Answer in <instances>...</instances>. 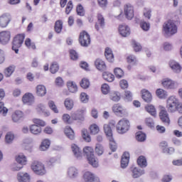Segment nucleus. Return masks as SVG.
<instances>
[{
  "label": "nucleus",
  "mask_w": 182,
  "mask_h": 182,
  "mask_svg": "<svg viewBox=\"0 0 182 182\" xmlns=\"http://www.w3.org/2000/svg\"><path fill=\"white\" fill-rule=\"evenodd\" d=\"M116 127V121L111 120L109 124H105L104 125V132L109 140V148L112 151L114 152L117 149V145L113 139V132L112 130Z\"/></svg>",
  "instance_id": "obj_1"
},
{
  "label": "nucleus",
  "mask_w": 182,
  "mask_h": 182,
  "mask_svg": "<svg viewBox=\"0 0 182 182\" xmlns=\"http://www.w3.org/2000/svg\"><path fill=\"white\" fill-rule=\"evenodd\" d=\"M177 24L173 20H168L163 25V32L166 38H170V36L176 35L177 33Z\"/></svg>",
  "instance_id": "obj_2"
},
{
  "label": "nucleus",
  "mask_w": 182,
  "mask_h": 182,
  "mask_svg": "<svg viewBox=\"0 0 182 182\" xmlns=\"http://www.w3.org/2000/svg\"><path fill=\"white\" fill-rule=\"evenodd\" d=\"M84 154L87 156V161L92 167H97L99 166V161L95 157L93 148L90 146H86L83 149Z\"/></svg>",
  "instance_id": "obj_3"
},
{
  "label": "nucleus",
  "mask_w": 182,
  "mask_h": 182,
  "mask_svg": "<svg viewBox=\"0 0 182 182\" xmlns=\"http://www.w3.org/2000/svg\"><path fill=\"white\" fill-rule=\"evenodd\" d=\"M116 129L119 134H124L130 130V122L127 119L123 118L118 122Z\"/></svg>",
  "instance_id": "obj_4"
},
{
  "label": "nucleus",
  "mask_w": 182,
  "mask_h": 182,
  "mask_svg": "<svg viewBox=\"0 0 182 182\" xmlns=\"http://www.w3.org/2000/svg\"><path fill=\"white\" fill-rule=\"evenodd\" d=\"M180 102L176 96H170L166 101V108L168 112L171 113H174V112H177V107H178V105Z\"/></svg>",
  "instance_id": "obj_5"
},
{
  "label": "nucleus",
  "mask_w": 182,
  "mask_h": 182,
  "mask_svg": "<svg viewBox=\"0 0 182 182\" xmlns=\"http://www.w3.org/2000/svg\"><path fill=\"white\" fill-rule=\"evenodd\" d=\"M25 39V34H18L14 38L12 43V50H14L15 53L19 52V48L22 46L23 41Z\"/></svg>",
  "instance_id": "obj_6"
},
{
  "label": "nucleus",
  "mask_w": 182,
  "mask_h": 182,
  "mask_svg": "<svg viewBox=\"0 0 182 182\" xmlns=\"http://www.w3.org/2000/svg\"><path fill=\"white\" fill-rule=\"evenodd\" d=\"M124 14L127 19L132 21L134 18V6L130 3L124 5Z\"/></svg>",
  "instance_id": "obj_7"
},
{
  "label": "nucleus",
  "mask_w": 182,
  "mask_h": 182,
  "mask_svg": "<svg viewBox=\"0 0 182 182\" xmlns=\"http://www.w3.org/2000/svg\"><path fill=\"white\" fill-rule=\"evenodd\" d=\"M31 169L36 174H38V176H43V174H46V171L45 170V166L38 161H34L31 165Z\"/></svg>",
  "instance_id": "obj_8"
},
{
  "label": "nucleus",
  "mask_w": 182,
  "mask_h": 182,
  "mask_svg": "<svg viewBox=\"0 0 182 182\" xmlns=\"http://www.w3.org/2000/svg\"><path fill=\"white\" fill-rule=\"evenodd\" d=\"M79 42L81 46H84L85 48H87L89 45H90V35L86 32V31H83L80 33L79 36Z\"/></svg>",
  "instance_id": "obj_9"
},
{
  "label": "nucleus",
  "mask_w": 182,
  "mask_h": 182,
  "mask_svg": "<svg viewBox=\"0 0 182 182\" xmlns=\"http://www.w3.org/2000/svg\"><path fill=\"white\" fill-rule=\"evenodd\" d=\"M160 112H159V118L162 123H164L166 126L170 124V118L168 117V113L166 108L163 106H159Z\"/></svg>",
  "instance_id": "obj_10"
},
{
  "label": "nucleus",
  "mask_w": 182,
  "mask_h": 182,
  "mask_svg": "<svg viewBox=\"0 0 182 182\" xmlns=\"http://www.w3.org/2000/svg\"><path fill=\"white\" fill-rule=\"evenodd\" d=\"M12 21V17L11 16V14L5 13L0 16V27L1 28H6L8 25H9V22Z\"/></svg>",
  "instance_id": "obj_11"
},
{
  "label": "nucleus",
  "mask_w": 182,
  "mask_h": 182,
  "mask_svg": "<svg viewBox=\"0 0 182 182\" xmlns=\"http://www.w3.org/2000/svg\"><path fill=\"white\" fill-rule=\"evenodd\" d=\"M112 110L118 116H126L127 114V111L120 104L114 105Z\"/></svg>",
  "instance_id": "obj_12"
},
{
  "label": "nucleus",
  "mask_w": 182,
  "mask_h": 182,
  "mask_svg": "<svg viewBox=\"0 0 182 182\" xmlns=\"http://www.w3.org/2000/svg\"><path fill=\"white\" fill-rule=\"evenodd\" d=\"M162 86L165 89H176L178 85L176 81H173L168 78H165L162 80Z\"/></svg>",
  "instance_id": "obj_13"
},
{
  "label": "nucleus",
  "mask_w": 182,
  "mask_h": 182,
  "mask_svg": "<svg viewBox=\"0 0 182 182\" xmlns=\"http://www.w3.org/2000/svg\"><path fill=\"white\" fill-rule=\"evenodd\" d=\"M67 177L70 180H75L79 177V170L76 167L71 166L67 171Z\"/></svg>",
  "instance_id": "obj_14"
},
{
  "label": "nucleus",
  "mask_w": 182,
  "mask_h": 182,
  "mask_svg": "<svg viewBox=\"0 0 182 182\" xmlns=\"http://www.w3.org/2000/svg\"><path fill=\"white\" fill-rule=\"evenodd\" d=\"M85 113H86V108H82L73 113L71 117L73 120H83L85 119Z\"/></svg>",
  "instance_id": "obj_15"
},
{
  "label": "nucleus",
  "mask_w": 182,
  "mask_h": 182,
  "mask_svg": "<svg viewBox=\"0 0 182 182\" xmlns=\"http://www.w3.org/2000/svg\"><path fill=\"white\" fill-rule=\"evenodd\" d=\"M11 39V32L1 31L0 33V43L1 45H6Z\"/></svg>",
  "instance_id": "obj_16"
},
{
  "label": "nucleus",
  "mask_w": 182,
  "mask_h": 182,
  "mask_svg": "<svg viewBox=\"0 0 182 182\" xmlns=\"http://www.w3.org/2000/svg\"><path fill=\"white\" fill-rule=\"evenodd\" d=\"M103 28H105V26L106 25V23L105 22V17H103V15L102 14L99 13L97 14V21L95 23V28L96 31H100V27Z\"/></svg>",
  "instance_id": "obj_17"
},
{
  "label": "nucleus",
  "mask_w": 182,
  "mask_h": 182,
  "mask_svg": "<svg viewBox=\"0 0 182 182\" xmlns=\"http://www.w3.org/2000/svg\"><path fill=\"white\" fill-rule=\"evenodd\" d=\"M130 171L133 178H139V177H141L144 174V170L139 169L137 167H131Z\"/></svg>",
  "instance_id": "obj_18"
},
{
  "label": "nucleus",
  "mask_w": 182,
  "mask_h": 182,
  "mask_svg": "<svg viewBox=\"0 0 182 182\" xmlns=\"http://www.w3.org/2000/svg\"><path fill=\"white\" fill-rule=\"evenodd\" d=\"M17 180L18 182H29L31 181V176L26 172H18L17 173Z\"/></svg>",
  "instance_id": "obj_19"
},
{
  "label": "nucleus",
  "mask_w": 182,
  "mask_h": 182,
  "mask_svg": "<svg viewBox=\"0 0 182 182\" xmlns=\"http://www.w3.org/2000/svg\"><path fill=\"white\" fill-rule=\"evenodd\" d=\"M71 150L73 153L74 156L78 160H80L82 159V149L77 146V145L73 144L71 145Z\"/></svg>",
  "instance_id": "obj_20"
},
{
  "label": "nucleus",
  "mask_w": 182,
  "mask_h": 182,
  "mask_svg": "<svg viewBox=\"0 0 182 182\" xmlns=\"http://www.w3.org/2000/svg\"><path fill=\"white\" fill-rule=\"evenodd\" d=\"M119 32L122 36L126 38L130 35V28L126 25H119Z\"/></svg>",
  "instance_id": "obj_21"
},
{
  "label": "nucleus",
  "mask_w": 182,
  "mask_h": 182,
  "mask_svg": "<svg viewBox=\"0 0 182 182\" xmlns=\"http://www.w3.org/2000/svg\"><path fill=\"white\" fill-rule=\"evenodd\" d=\"M130 159V154L129 152H124L121 159L122 168H126L129 166V160Z\"/></svg>",
  "instance_id": "obj_22"
},
{
  "label": "nucleus",
  "mask_w": 182,
  "mask_h": 182,
  "mask_svg": "<svg viewBox=\"0 0 182 182\" xmlns=\"http://www.w3.org/2000/svg\"><path fill=\"white\" fill-rule=\"evenodd\" d=\"M169 66L175 73H180L181 72V65L175 60H171L169 62Z\"/></svg>",
  "instance_id": "obj_23"
},
{
  "label": "nucleus",
  "mask_w": 182,
  "mask_h": 182,
  "mask_svg": "<svg viewBox=\"0 0 182 182\" xmlns=\"http://www.w3.org/2000/svg\"><path fill=\"white\" fill-rule=\"evenodd\" d=\"M36 95L40 97H43L46 95V87L45 85H39L36 87Z\"/></svg>",
  "instance_id": "obj_24"
},
{
  "label": "nucleus",
  "mask_w": 182,
  "mask_h": 182,
  "mask_svg": "<svg viewBox=\"0 0 182 182\" xmlns=\"http://www.w3.org/2000/svg\"><path fill=\"white\" fill-rule=\"evenodd\" d=\"M141 93L143 100H144V102H146V103H150V102H151L153 99L151 97V93L146 90H143L141 91Z\"/></svg>",
  "instance_id": "obj_25"
},
{
  "label": "nucleus",
  "mask_w": 182,
  "mask_h": 182,
  "mask_svg": "<svg viewBox=\"0 0 182 182\" xmlns=\"http://www.w3.org/2000/svg\"><path fill=\"white\" fill-rule=\"evenodd\" d=\"M105 56L107 59V60H108V62H113L114 60V55H113V53L112 51V49L107 48L105 49Z\"/></svg>",
  "instance_id": "obj_26"
},
{
  "label": "nucleus",
  "mask_w": 182,
  "mask_h": 182,
  "mask_svg": "<svg viewBox=\"0 0 182 182\" xmlns=\"http://www.w3.org/2000/svg\"><path fill=\"white\" fill-rule=\"evenodd\" d=\"M64 133L70 140H73L75 139V132H73V129L70 127H65Z\"/></svg>",
  "instance_id": "obj_27"
},
{
  "label": "nucleus",
  "mask_w": 182,
  "mask_h": 182,
  "mask_svg": "<svg viewBox=\"0 0 182 182\" xmlns=\"http://www.w3.org/2000/svg\"><path fill=\"white\" fill-rule=\"evenodd\" d=\"M30 132L32 134H41L42 133V128L36 124H33L30 127Z\"/></svg>",
  "instance_id": "obj_28"
},
{
  "label": "nucleus",
  "mask_w": 182,
  "mask_h": 182,
  "mask_svg": "<svg viewBox=\"0 0 182 182\" xmlns=\"http://www.w3.org/2000/svg\"><path fill=\"white\" fill-rule=\"evenodd\" d=\"M95 65L97 68V69H98V70H105L106 69V64L105 63V61H103L101 59H97L95 60Z\"/></svg>",
  "instance_id": "obj_29"
},
{
  "label": "nucleus",
  "mask_w": 182,
  "mask_h": 182,
  "mask_svg": "<svg viewBox=\"0 0 182 182\" xmlns=\"http://www.w3.org/2000/svg\"><path fill=\"white\" fill-rule=\"evenodd\" d=\"M23 117V113L21 111L17 110L12 114L13 122L16 123V122H19L21 119Z\"/></svg>",
  "instance_id": "obj_30"
},
{
  "label": "nucleus",
  "mask_w": 182,
  "mask_h": 182,
  "mask_svg": "<svg viewBox=\"0 0 182 182\" xmlns=\"http://www.w3.org/2000/svg\"><path fill=\"white\" fill-rule=\"evenodd\" d=\"M67 86L69 92H70L71 93H76V92H77V85H76V83H75L74 82H68Z\"/></svg>",
  "instance_id": "obj_31"
},
{
  "label": "nucleus",
  "mask_w": 182,
  "mask_h": 182,
  "mask_svg": "<svg viewBox=\"0 0 182 182\" xmlns=\"http://www.w3.org/2000/svg\"><path fill=\"white\" fill-rule=\"evenodd\" d=\"M38 113H43L45 116H50V112L46 111V107L43 104H39L37 107Z\"/></svg>",
  "instance_id": "obj_32"
},
{
  "label": "nucleus",
  "mask_w": 182,
  "mask_h": 182,
  "mask_svg": "<svg viewBox=\"0 0 182 182\" xmlns=\"http://www.w3.org/2000/svg\"><path fill=\"white\" fill-rule=\"evenodd\" d=\"M50 146V141L49 139H44L40 146V150L41 151H46Z\"/></svg>",
  "instance_id": "obj_33"
},
{
  "label": "nucleus",
  "mask_w": 182,
  "mask_h": 182,
  "mask_svg": "<svg viewBox=\"0 0 182 182\" xmlns=\"http://www.w3.org/2000/svg\"><path fill=\"white\" fill-rule=\"evenodd\" d=\"M22 100L23 103H32V102H33V95L31 93H26L23 96Z\"/></svg>",
  "instance_id": "obj_34"
},
{
  "label": "nucleus",
  "mask_w": 182,
  "mask_h": 182,
  "mask_svg": "<svg viewBox=\"0 0 182 182\" xmlns=\"http://www.w3.org/2000/svg\"><path fill=\"white\" fill-rule=\"evenodd\" d=\"M16 161L19 164L25 166V164H26V156H25V155H23V154H19L16 157Z\"/></svg>",
  "instance_id": "obj_35"
},
{
  "label": "nucleus",
  "mask_w": 182,
  "mask_h": 182,
  "mask_svg": "<svg viewBox=\"0 0 182 182\" xmlns=\"http://www.w3.org/2000/svg\"><path fill=\"white\" fill-rule=\"evenodd\" d=\"M145 109L150 114L151 116L156 117L157 112L156 111V107L151 105H148L145 107Z\"/></svg>",
  "instance_id": "obj_36"
},
{
  "label": "nucleus",
  "mask_w": 182,
  "mask_h": 182,
  "mask_svg": "<svg viewBox=\"0 0 182 182\" xmlns=\"http://www.w3.org/2000/svg\"><path fill=\"white\" fill-rule=\"evenodd\" d=\"M137 164L139 166V167H141V168H144V167H147V160L143 156H141L138 158Z\"/></svg>",
  "instance_id": "obj_37"
},
{
  "label": "nucleus",
  "mask_w": 182,
  "mask_h": 182,
  "mask_svg": "<svg viewBox=\"0 0 182 182\" xmlns=\"http://www.w3.org/2000/svg\"><path fill=\"white\" fill-rule=\"evenodd\" d=\"M14 139H15V134H14V132H7V134H6L5 141L7 144H11V143L14 141Z\"/></svg>",
  "instance_id": "obj_38"
},
{
  "label": "nucleus",
  "mask_w": 182,
  "mask_h": 182,
  "mask_svg": "<svg viewBox=\"0 0 182 182\" xmlns=\"http://www.w3.org/2000/svg\"><path fill=\"white\" fill-rule=\"evenodd\" d=\"M54 29L56 33H60L62 32V29H63V22L60 20H58L55 23Z\"/></svg>",
  "instance_id": "obj_39"
},
{
  "label": "nucleus",
  "mask_w": 182,
  "mask_h": 182,
  "mask_svg": "<svg viewBox=\"0 0 182 182\" xmlns=\"http://www.w3.org/2000/svg\"><path fill=\"white\" fill-rule=\"evenodd\" d=\"M14 72H15L14 65H10L9 67L5 69L4 75L6 77H10V76H12V73H14Z\"/></svg>",
  "instance_id": "obj_40"
},
{
  "label": "nucleus",
  "mask_w": 182,
  "mask_h": 182,
  "mask_svg": "<svg viewBox=\"0 0 182 182\" xmlns=\"http://www.w3.org/2000/svg\"><path fill=\"white\" fill-rule=\"evenodd\" d=\"M146 134H144L141 131H139L136 134V139L137 141H140V142L146 141Z\"/></svg>",
  "instance_id": "obj_41"
},
{
  "label": "nucleus",
  "mask_w": 182,
  "mask_h": 182,
  "mask_svg": "<svg viewBox=\"0 0 182 182\" xmlns=\"http://www.w3.org/2000/svg\"><path fill=\"white\" fill-rule=\"evenodd\" d=\"M156 96L159 97V99H166L168 95L167 94V91L163 90V89H158L156 90Z\"/></svg>",
  "instance_id": "obj_42"
},
{
  "label": "nucleus",
  "mask_w": 182,
  "mask_h": 182,
  "mask_svg": "<svg viewBox=\"0 0 182 182\" xmlns=\"http://www.w3.org/2000/svg\"><path fill=\"white\" fill-rule=\"evenodd\" d=\"M64 105L67 109V110H72V109H73V100L70 99V98H67L65 100Z\"/></svg>",
  "instance_id": "obj_43"
},
{
  "label": "nucleus",
  "mask_w": 182,
  "mask_h": 182,
  "mask_svg": "<svg viewBox=\"0 0 182 182\" xmlns=\"http://www.w3.org/2000/svg\"><path fill=\"white\" fill-rule=\"evenodd\" d=\"M109 99L113 102H119L120 100V92H112L109 94Z\"/></svg>",
  "instance_id": "obj_44"
},
{
  "label": "nucleus",
  "mask_w": 182,
  "mask_h": 182,
  "mask_svg": "<svg viewBox=\"0 0 182 182\" xmlns=\"http://www.w3.org/2000/svg\"><path fill=\"white\" fill-rule=\"evenodd\" d=\"M94 178H95V174L89 171L85 172L83 176V178L85 182H91Z\"/></svg>",
  "instance_id": "obj_45"
},
{
  "label": "nucleus",
  "mask_w": 182,
  "mask_h": 182,
  "mask_svg": "<svg viewBox=\"0 0 182 182\" xmlns=\"http://www.w3.org/2000/svg\"><path fill=\"white\" fill-rule=\"evenodd\" d=\"M102 77L107 82H113L114 80V75L109 73H103Z\"/></svg>",
  "instance_id": "obj_46"
},
{
  "label": "nucleus",
  "mask_w": 182,
  "mask_h": 182,
  "mask_svg": "<svg viewBox=\"0 0 182 182\" xmlns=\"http://www.w3.org/2000/svg\"><path fill=\"white\" fill-rule=\"evenodd\" d=\"M114 73L117 77V79H121V77H123L124 76V73L123 72L122 68H117L114 70Z\"/></svg>",
  "instance_id": "obj_47"
},
{
  "label": "nucleus",
  "mask_w": 182,
  "mask_h": 182,
  "mask_svg": "<svg viewBox=\"0 0 182 182\" xmlns=\"http://www.w3.org/2000/svg\"><path fill=\"white\" fill-rule=\"evenodd\" d=\"M48 107L52 110L54 113H59V110L58 109V107H56V105H55V102L53 100L48 101Z\"/></svg>",
  "instance_id": "obj_48"
},
{
  "label": "nucleus",
  "mask_w": 182,
  "mask_h": 182,
  "mask_svg": "<svg viewBox=\"0 0 182 182\" xmlns=\"http://www.w3.org/2000/svg\"><path fill=\"white\" fill-rule=\"evenodd\" d=\"M58 70H59V64L56 62H53L50 67V71L51 73L55 74Z\"/></svg>",
  "instance_id": "obj_49"
},
{
  "label": "nucleus",
  "mask_w": 182,
  "mask_h": 182,
  "mask_svg": "<svg viewBox=\"0 0 182 182\" xmlns=\"http://www.w3.org/2000/svg\"><path fill=\"white\" fill-rule=\"evenodd\" d=\"M81 87L82 89H87L89 86H90V82H89V80L87 78H83L80 83Z\"/></svg>",
  "instance_id": "obj_50"
},
{
  "label": "nucleus",
  "mask_w": 182,
  "mask_h": 182,
  "mask_svg": "<svg viewBox=\"0 0 182 182\" xmlns=\"http://www.w3.org/2000/svg\"><path fill=\"white\" fill-rule=\"evenodd\" d=\"M23 168V165L19 163H14L11 165L12 171H19V170H22Z\"/></svg>",
  "instance_id": "obj_51"
},
{
  "label": "nucleus",
  "mask_w": 182,
  "mask_h": 182,
  "mask_svg": "<svg viewBox=\"0 0 182 182\" xmlns=\"http://www.w3.org/2000/svg\"><path fill=\"white\" fill-rule=\"evenodd\" d=\"M76 12L77 14L79 15V16H85V9L83 8V6H82V4H78L77 6Z\"/></svg>",
  "instance_id": "obj_52"
},
{
  "label": "nucleus",
  "mask_w": 182,
  "mask_h": 182,
  "mask_svg": "<svg viewBox=\"0 0 182 182\" xmlns=\"http://www.w3.org/2000/svg\"><path fill=\"white\" fill-rule=\"evenodd\" d=\"M105 149H103V146L100 144H97L95 146V153L97 154V156H102L103 154V151Z\"/></svg>",
  "instance_id": "obj_53"
},
{
  "label": "nucleus",
  "mask_w": 182,
  "mask_h": 182,
  "mask_svg": "<svg viewBox=\"0 0 182 182\" xmlns=\"http://www.w3.org/2000/svg\"><path fill=\"white\" fill-rule=\"evenodd\" d=\"M91 134H97L99 133L100 129L99 127L96 124H93L90 127Z\"/></svg>",
  "instance_id": "obj_54"
},
{
  "label": "nucleus",
  "mask_w": 182,
  "mask_h": 182,
  "mask_svg": "<svg viewBox=\"0 0 182 182\" xmlns=\"http://www.w3.org/2000/svg\"><path fill=\"white\" fill-rule=\"evenodd\" d=\"M140 27L143 31H144L145 32H147V31L150 29V23L144 21H142L140 23Z\"/></svg>",
  "instance_id": "obj_55"
},
{
  "label": "nucleus",
  "mask_w": 182,
  "mask_h": 182,
  "mask_svg": "<svg viewBox=\"0 0 182 182\" xmlns=\"http://www.w3.org/2000/svg\"><path fill=\"white\" fill-rule=\"evenodd\" d=\"M82 138L84 139V140H85V141H87L89 143V141H90V135H89V132H87V129H82Z\"/></svg>",
  "instance_id": "obj_56"
},
{
  "label": "nucleus",
  "mask_w": 182,
  "mask_h": 182,
  "mask_svg": "<svg viewBox=\"0 0 182 182\" xmlns=\"http://www.w3.org/2000/svg\"><path fill=\"white\" fill-rule=\"evenodd\" d=\"M7 113L8 109L5 107L4 102H0V114H2V116H6Z\"/></svg>",
  "instance_id": "obj_57"
},
{
  "label": "nucleus",
  "mask_w": 182,
  "mask_h": 182,
  "mask_svg": "<svg viewBox=\"0 0 182 182\" xmlns=\"http://www.w3.org/2000/svg\"><path fill=\"white\" fill-rule=\"evenodd\" d=\"M70 57L72 60H77V59L79 58V55L75 50H70Z\"/></svg>",
  "instance_id": "obj_58"
},
{
  "label": "nucleus",
  "mask_w": 182,
  "mask_h": 182,
  "mask_svg": "<svg viewBox=\"0 0 182 182\" xmlns=\"http://www.w3.org/2000/svg\"><path fill=\"white\" fill-rule=\"evenodd\" d=\"M137 60L136 59V56L134 55H129L127 57V63L131 65H136Z\"/></svg>",
  "instance_id": "obj_59"
},
{
  "label": "nucleus",
  "mask_w": 182,
  "mask_h": 182,
  "mask_svg": "<svg viewBox=\"0 0 182 182\" xmlns=\"http://www.w3.org/2000/svg\"><path fill=\"white\" fill-rule=\"evenodd\" d=\"M33 124H36V125H37V126H39V127H43L44 126H46V123L44 122V121L43 120H42V119H36V118H35V119H33Z\"/></svg>",
  "instance_id": "obj_60"
},
{
  "label": "nucleus",
  "mask_w": 182,
  "mask_h": 182,
  "mask_svg": "<svg viewBox=\"0 0 182 182\" xmlns=\"http://www.w3.org/2000/svg\"><path fill=\"white\" fill-rule=\"evenodd\" d=\"M72 9H73V3L72 2V1H69L65 8V14L67 15H69Z\"/></svg>",
  "instance_id": "obj_61"
},
{
  "label": "nucleus",
  "mask_w": 182,
  "mask_h": 182,
  "mask_svg": "<svg viewBox=\"0 0 182 182\" xmlns=\"http://www.w3.org/2000/svg\"><path fill=\"white\" fill-rule=\"evenodd\" d=\"M80 100L82 103H87L89 102V95L85 92L80 94Z\"/></svg>",
  "instance_id": "obj_62"
},
{
  "label": "nucleus",
  "mask_w": 182,
  "mask_h": 182,
  "mask_svg": "<svg viewBox=\"0 0 182 182\" xmlns=\"http://www.w3.org/2000/svg\"><path fill=\"white\" fill-rule=\"evenodd\" d=\"M101 90L103 95H107V93H109V92L110 91V87H109V85L103 84L101 87Z\"/></svg>",
  "instance_id": "obj_63"
},
{
  "label": "nucleus",
  "mask_w": 182,
  "mask_h": 182,
  "mask_svg": "<svg viewBox=\"0 0 182 182\" xmlns=\"http://www.w3.org/2000/svg\"><path fill=\"white\" fill-rule=\"evenodd\" d=\"M164 49L166 51L171 50L173 49V44L168 43V42H165L164 43Z\"/></svg>",
  "instance_id": "obj_64"
}]
</instances>
